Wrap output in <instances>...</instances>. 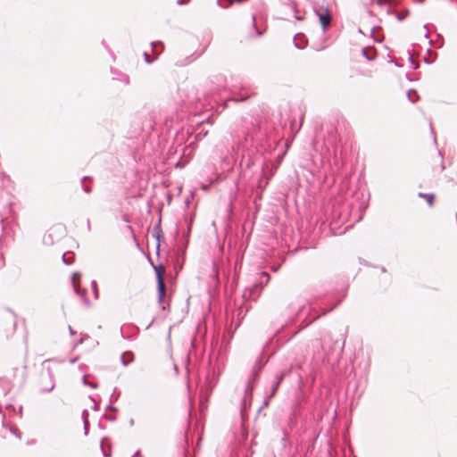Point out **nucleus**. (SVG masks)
I'll return each mask as SVG.
<instances>
[{
	"label": "nucleus",
	"mask_w": 457,
	"mask_h": 457,
	"mask_svg": "<svg viewBox=\"0 0 457 457\" xmlns=\"http://www.w3.org/2000/svg\"><path fill=\"white\" fill-rule=\"evenodd\" d=\"M164 272H165V270L162 265H159L158 267H155L157 287H158V299H159L160 303L162 302V299L165 295V284L163 281Z\"/></svg>",
	"instance_id": "7ed1b4c3"
},
{
	"label": "nucleus",
	"mask_w": 457,
	"mask_h": 457,
	"mask_svg": "<svg viewBox=\"0 0 457 457\" xmlns=\"http://www.w3.org/2000/svg\"><path fill=\"white\" fill-rule=\"evenodd\" d=\"M11 432L16 435L19 438H21V435L18 433L16 428H11Z\"/></svg>",
	"instance_id": "b1692460"
},
{
	"label": "nucleus",
	"mask_w": 457,
	"mask_h": 457,
	"mask_svg": "<svg viewBox=\"0 0 457 457\" xmlns=\"http://www.w3.org/2000/svg\"><path fill=\"white\" fill-rule=\"evenodd\" d=\"M249 96H245V97H237V98H235V101L236 102H242V101H245V99H247Z\"/></svg>",
	"instance_id": "393cba45"
},
{
	"label": "nucleus",
	"mask_w": 457,
	"mask_h": 457,
	"mask_svg": "<svg viewBox=\"0 0 457 457\" xmlns=\"http://www.w3.org/2000/svg\"><path fill=\"white\" fill-rule=\"evenodd\" d=\"M83 424H84L85 435H87L88 432V427H89V422H88V420H87V417H84Z\"/></svg>",
	"instance_id": "f3484780"
},
{
	"label": "nucleus",
	"mask_w": 457,
	"mask_h": 457,
	"mask_svg": "<svg viewBox=\"0 0 457 457\" xmlns=\"http://www.w3.org/2000/svg\"><path fill=\"white\" fill-rule=\"evenodd\" d=\"M206 122H207V123H209V124H212V119H211V118H208V119L206 120Z\"/></svg>",
	"instance_id": "72a5a7b5"
},
{
	"label": "nucleus",
	"mask_w": 457,
	"mask_h": 457,
	"mask_svg": "<svg viewBox=\"0 0 457 457\" xmlns=\"http://www.w3.org/2000/svg\"><path fill=\"white\" fill-rule=\"evenodd\" d=\"M261 276L266 278V280H265V285H266L269 281V278H270L269 274L267 272H262Z\"/></svg>",
	"instance_id": "5701e85b"
},
{
	"label": "nucleus",
	"mask_w": 457,
	"mask_h": 457,
	"mask_svg": "<svg viewBox=\"0 0 457 457\" xmlns=\"http://www.w3.org/2000/svg\"><path fill=\"white\" fill-rule=\"evenodd\" d=\"M281 382H282V377H276V380L273 383L270 394L269 395H266V397H265V400L263 403V407H267L269 405L270 401L276 395Z\"/></svg>",
	"instance_id": "423d86ee"
},
{
	"label": "nucleus",
	"mask_w": 457,
	"mask_h": 457,
	"mask_svg": "<svg viewBox=\"0 0 457 457\" xmlns=\"http://www.w3.org/2000/svg\"><path fill=\"white\" fill-rule=\"evenodd\" d=\"M62 262L65 264H71L74 262V254L71 252L62 254Z\"/></svg>",
	"instance_id": "6e6552de"
},
{
	"label": "nucleus",
	"mask_w": 457,
	"mask_h": 457,
	"mask_svg": "<svg viewBox=\"0 0 457 457\" xmlns=\"http://www.w3.org/2000/svg\"><path fill=\"white\" fill-rule=\"evenodd\" d=\"M255 379V375H253L252 378L249 379L245 390V395L242 400V407L241 411L245 412L248 407L251 405L252 398H253V381Z\"/></svg>",
	"instance_id": "f03ea898"
},
{
	"label": "nucleus",
	"mask_w": 457,
	"mask_h": 457,
	"mask_svg": "<svg viewBox=\"0 0 457 457\" xmlns=\"http://www.w3.org/2000/svg\"><path fill=\"white\" fill-rule=\"evenodd\" d=\"M133 424H134V420H130V425H133Z\"/></svg>",
	"instance_id": "4c0bfd02"
},
{
	"label": "nucleus",
	"mask_w": 457,
	"mask_h": 457,
	"mask_svg": "<svg viewBox=\"0 0 457 457\" xmlns=\"http://www.w3.org/2000/svg\"><path fill=\"white\" fill-rule=\"evenodd\" d=\"M362 54H363V55H365V57H366L368 60H371V59H372V57L369 55V54H368V50H367L366 48H363V49H362Z\"/></svg>",
	"instance_id": "4be33fe9"
},
{
	"label": "nucleus",
	"mask_w": 457,
	"mask_h": 457,
	"mask_svg": "<svg viewBox=\"0 0 457 457\" xmlns=\"http://www.w3.org/2000/svg\"><path fill=\"white\" fill-rule=\"evenodd\" d=\"M390 0H372V3H375L378 6H384L386 4H388Z\"/></svg>",
	"instance_id": "4468645a"
},
{
	"label": "nucleus",
	"mask_w": 457,
	"mask_h": 457,
	"mask_svg": "<svg viewBox=\"0 0 457 457\" xmlns=\"http://www.w3.org/2000/svg\"><path fill=\"white\" fill-rule=\"evenodd\" d=\"M144 57H145V61L146 63H152L153 62V59L150 58V55L148 54V53L145 52L144 53Z\"/></svg>",
	"instance_id": "aec40b11"
},
{
	"label": "nucleus",
	"mask_w": 457,
	"mask_h": 457,
	"mask_svg": "<svg viewBox=\"0 0 457 457\" xmlns=\"http://www.w3.org/2000/svg\"><path fill=\"white\" fill-rule=\"evenodd\" d=\"M178 4H184V2H183L182 0H178Z\"/></svg>",
	"instance_id": "c9c22d12"
},
{
	"label": "nucleus",
	"mask_w": 457,
	"mask_h": 457,
	"mask_svg": "<svg viewBox=\"0 0 457 457\" xmlns=\"http://www.w3.org/2000/svg\"><path fill=\"white\" fill-rule=\"evenodd\" d=\"M413 95H415V96L417 95L415 91H413V90H410V91L408 92V98H409V100H410L411 102H412V103H414V102H415V99L413 98Z\"/></svg>",
	"instance_id": "a211bd4d"
},
{
	"label": "nucleus",
	"mask_w": 457,
	"mask_h": 457,
	"mask_svg": "<svg viewBox=\"0 0 457 457\" xmlns=\"http://www.w3.org/2000/svg\"><path fill=\"white\" fill-rule=\"evenodd\" d=\"M269 183V178L265 177L264 175L262 176L259 180H258V184H257V187L261 190H263L265 188V187L268 185Z\"/></svg>",
	"instance_id": "1a4fd4ad"
},
{
	"label": "nucleus",
	"mask_w": 457,
	"mask_h": 457,
	"mask_svg": "<svg viewBox=\"0 0 457 457\" xmlns=\"http://www.w3.org/2000/svg\"><path fill=\"white\" fill-rule=\"evenodd\" d=\"M314 12L319 18L323 31H326L331 23V14L327 6L319 5L314 8Z\"/></svg>",
	"instance_id": "f257e3e1"
},
{
	"label": "nucleus",
	"mask_w": 457,
	"mask_h": 457,
	"mask_svg": "<svg viewBox=\"0 0 457 457\" xmlns=\"http://www.w3.org/2000/svg\"><path fill=\"white\" fill-rule=\"evenodd\" d=\"M84 417H87V420H88V411L87 410H84L82 412V419L84 420Z\"/></svg>",
	"instance_id": "a878e982"
},
{
	"label": "nucleus",
	"mask_w": 457,
	"mask_h": 457,
	"mask_svg": "<svg viewBox=\"0 0 457 457\" xmlns=\"http://www.w3.org/2000/svg\"><path fill=\"white\" fill-rule=\"evenodd\" d=\"M293 367H290L289 369L282 371L280 374H278L277 377H282V380L288 376L292 372Z\"/></svg>",
	"instance_id": "f8f14e48"
},
{
	"label": "nucleus",
	"mask_w": 457,
	"mask_h": 457,
	"mask_svg": "<svg viewBox=\"0 0 457 457\" xmlns=\"http://www.w3.org/2000/svg\"><path fill=\"white\" fill-rule=\"evenodd\" d=\"M263 287L262 282L254 283L251 287L245 288L243 293V298L245 301H255L261 294Z\"/></svg>",
	"instance_id": "20e7f679"
},
{
	"label": "nucleus",
	"mask_w": 457,
	"mask_h": 457,
	"mask_svg": "<svg viewBox=\"0 0 457 457\" xmlns=\"http://www.w3.org/2000/svg\"><path fill=\"white\" fill-rule=\"evenodd\" d=\"M419 196L424 198L429 206H432L434 204V195L433 194L420 193Z\"/></svg>",
	"instance_id": "9d476101"
},
{
	"label": "nucleus",
	"mask_w": 457,
	"mask_h": 457,
	"mask_svg": "<svg viewBox=\"0 0 457 457\" xmlns=\"http://www.w3.org/2000/svg\"><path fill=\"white\" fill-rule=\"evenodd\" d=\"M128 354L127 353H123L120 357L121 362L124 366H127L129 362L132 361V358L130 360L126 361L125 355ZM129 355H132L131 353H129Z\"/></svg>",
	"instance_id": "2eb2a0df"
},
{
	"label": "nucleus",
	"mask_w": 457,
	"mask_h": 457,
	"mask_svg": "<svg viewBox=\"0 0 457 457\" xmlns=\"http://www.w3.org/2000/svg\"><path fill=\"white\" fill-rule=\"evenodd\" d=\"M83 384L84 385H88L90 386L91 387L93 388H96V384H93V383H88L87 380V376H84L83 377Z\"/></svg>",
	"instance_id": "412c9836"
},
{
	"label": "nucleus",
	"mask_w": 457,
	"mask_h": 457,
	"mask_svg": "<svg viewBox=\"0 0 457 457\" xmlns=\"http://www.w3.org/2000/svg\"><path fill=\"white\" fill-rule=\"evenodd\" d=\"M83 189L86 193H90L91 192V188L89 187H87V186H84L83 187Z\"/></svg>",
	"instance_id": "bb28decb"
},
{
	"label": "nucleus",
	"mask_w": 457,
	"mask_h": 457,
	"mask_svg": "<svg viewBox=\"0 0 457 457\" xmlns=\"http://www.w3.org/2000/svg\"><path fill=\"white\" fill-rule=\"evenodd\" d=\"M208 134V131H200L196 136L195 139L200 140L202 137H205Z\"/></svg>",
	"instance_id": "6ab92c4d"
},
{
	"label": "nucleus",
	"mask_w": 457,
	"mask_h": 457,
	"mask_svg": "<svg viewBox=\"0 0 457 457\" xmlns=\"http://www.w3.org/2000/svg\"><path fill=\"white\" fill-rule=\"evenodd\" d=\"M108 408H109V409L115 410V408H114L112 405H111V404L108 406Z\"/></svg>",
	"instance_id": "e433bc0d"
},
{
	"label": "nucleus",
	"mask_w": 457,
	"mask_h": 457,
	"mask_svg": "<svg viewBox=\"0 0 457 457\" xmlns=\"http://www.w3.org/2000/svg\"><path fill=\"white\" fill-rule=\"evenodd\" d=\"M295 46H296V48H299V49H303L304 47V46H300L295 41Z\"/></svg>",
	"instance_id": "7c9ffc66"
},
{
	"label": "nucleus",
	"mask_w": 457,
	"mask_h": 457,
	"mask_svg": "<svg viewBox=\"0 0 457 457\" xmlns=\"http://www.w3.org/2000/svg\"><path fill=\"white\" fill-rule=\"evenodd\" d=\"M420 3H422L424 0H418Z\"/></svg>",
	"instance_id": "ea45409f"
},
{
	"label": "nucleus",
	"mask_w": 457,
	"mask_h": 457,
	"mask_svg": "<svg viewBox=\"0 0 457 457\" xmlns=\"http://www.w3.org/2000/svg\"><path fill=\"white\" fill-rule=\"evenodd\" d=\"M69 331H70L71 335H74L75 334V331L72 329V328L71 326H69Z\"/></svg>",
	"instance_id": "2f4dec72"
},
{
	"label": "nucleus",
	"mask_w": 457,
	"mask_h": 457,
	"mask_svg": "<svg viewBox=\"0 0 457 457\" xmlns=\"http://www.w3.org/2000/svg\"><path fill=\"white\" fill-rule=\"evenodd\" d=\"M423 29L426 30L425 37H428V25H424Z\"/></svg>",
	"instance_id": "c756f323"
},
{
	"label": "nucleus",
	"mask_w": 457,
	"mask_h": 457,
	"mask_svg": "<svg viewBox=\"0 0 457 457\" xmlns=\"http://www.w3.org/2000/svg\"><path fill=\"white\" fill-rule=\"evenodd\" d=\"M295 18L296 20H298V21H303V16H301V15H299L297 12H296V14H295Z\"/></svg>",
	"instance_id": "cd10ccee"
},
{
	"label": "nucleus",
	"mask_w": 457,
	"mask_h": 457,
	"mask_svg": "<svg viewBox=\"0 0 457 457\" xmlns=\"http://www.w3.org/2000/svg\"><path fill=\"white\" fill-rule=\"evenodd\" d=\"M132 457H141L140 451H137L136 453Z\"/></svg>",
	"instance_id": "c85d7f7f"
},
{
	"label": "nucleus",
	"mask_w": 457,
	"mask_h": 457,
	"mask_svg": "<svg viewBox=\"0 0 457 457\" xmlns=\"http://www.w3.org/2000/svg\"><path fill=\"white\" fill-rule=\"evenodd\" d=\"M162 46V43L161 42H152L151 43L152 52L155 55H159V54L161 53V51L160 52L157 51V46Z\"/></svg>",
	"instance_id": "9b49d317"
},
{
	"label": "nucleus",
	"mask_w": 457,
	"mask_h": 457,
	"mask_svg": "<svg viewBox=\"0 0 457 457\" xmlns=\"http://www.w3.org/2000/svg\"><path fill=\"white\" fill-rule=\"evenodd\" d=\"M21 412H22V407H21V406H20V407H19V413L21 415Z\"/></svg>",
	"instance_id": "f704fd0d"
},
{
	"label": "nucleus",
	"mask_w": 457,
	"mask_h": 457,
	"mask_svg": "<svg viewBox=\"0 0 457 457\" xmlns=\"http://www.w3.org/2000/svg\"><path fill=\"white\" fill-rule=\"evenodd\" d=\"M77 361H78V357L73 358V359H71V363H72V364H73V363H75Z\"/></svg>",
	"instance_id": "473e14b6"
},
{
	"label": "nucleus",
	"mask_w": 457,
	"mask_h": 457,
	"mask_svg": "<svg viewBox=\"0 0 457 457\" xmlns=\"http://www.w3.org/2000/svg\"><path fill=\"white\" fill-rule=\"evenodd\" d=\"M48 378H49V380H50V385L47 386H44L41 390L42 392H51L52 390H54V386H55V383H54V374L52 372V370L50 369H48Z\"/></svg>",
	"instance_id": "0eeeda50"
},
{
	"label": "nucleus",
	"mask_w": 457,
	"mask_h": 457,
	"mask_svg": "<svg viewBox=\"0 0 457 457\" xmlns=\"http://www.w3.org/2000/svg\"><path fill=\"white\" fill-rule=\"evenodd\" d=\"M79 277L80 275L79 273H74L72 275V286H73V288H74V291L75 293L79 295L84 303L88 306L90 303H89V301L87 300V298L86 297V295H87V290L86 289H83L81 290L79 286L77 285V282H76V277Z\"/></svg>",
	"instance_id": "39448f33"
},
{
	"label": "nucleus",
	"mask_w": 457,
	"mask_h": 457,
	"mask_svg": "<svg viewBox=\"0 0 457 457\" xmlns=\"http://www.w3.org/2000/svg\"><path fill=\"white\" fill-rule=\"evenodd\" d=\"M120 333H121V336L124 337V336H123V330H122V329L120 330Z\"/></svg>",
	"instance_id": "58836bf2"
},
{
	"label": "nucleus",
	"mask_w": 457,
	"mask_h": 457,
	"mask_svg": "<svg viewBox=\"0 0 457 457\" xmlns=\"http://www.w3.org/2000/svg\"><path fill=\"white\" fill-rule=\"evenodd\" d=\"M408 15H409V11H406L404 13H397L396 17H397L398 21H401L403 19H405Z\"/></svg>",
	"instance_id": "dca6fc26"
},
{
	"label": "nucleus",
	"mask_w": 457,
	"mask_h": 457,
	"mask_svg": "<svg viewBox=\"0 0 457 457\" xmlns=\"http://www.w3.org/2000/svg\"><path fill=\"white\" fill-rule=\"evenodd\" d=\"M91 286H92V289H93V292H94V295H95V297L96 298H98V288H97V284L95 280H93L91 282Z\"/></svg>",
	"instance_id": "ddd939ff"
}]
</instances>
